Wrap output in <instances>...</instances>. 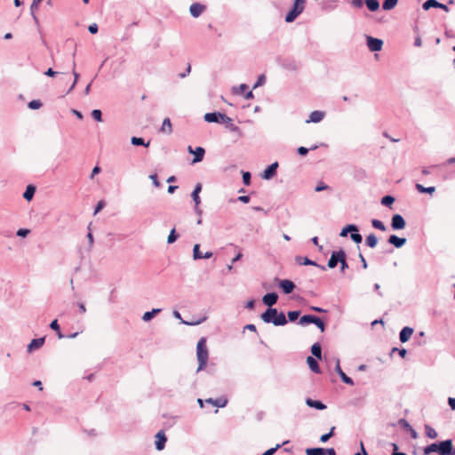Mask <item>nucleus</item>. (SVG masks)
Returning a JSON list of instances; mask_svg holds the SVG:
<instances>
[{
  "instance_id": "f257e3e1",
  "label": "nucleus",
  "mask_w": 455,
  "mask_h": 455,
  "mask_svg": "<svg viewBox=\"0 0 455 455\" xmlns=\"http://www.w3.org/2000/svg\"><path fill=\"white\" fill-rule=\"evenodd\" d=\"M424 455L437 453L438 455H455V448L451 439L433 443L423 449Z\"/></svg>"
},
{
  "instance_id": "f03ea898",
  "label": "nucleus",
  "mask_w": 455,
  "mask_h": 455,
  "mask_svg": "<svg viewBox=\"0 0 455 455\" xmlns=\"http://www.w3.org/2000/svg\"><path fill=\"white\" fill-rule=\"evenodd\" d=\"M260 319L266 323H273L275 326H283L287 323V318L283 312L276 308H267L260 315Z\"/></svg>"
},
{
  "instance_id": "7ed1b4c3",
  "label": "nucleus",
  "mask_w": 455,
  "mask_h": 455,
  "mask_svg": "<svg viewBox=\"0 0 455 455\" xmlns=\"http://www.w3.org/2000/svg\"><path fill=\"white\" fill-rule=\"evenodd\" d=\"M196 357L198 361L196 371L198 372L205 368L209 358V351L206 346V339L204 337H202L197 342Z\"/></svg>"
},
{
  "instance_id": "20e7f679",
  "label": "nucleus",
  "mask_w": 455,
  "mask_h": 455,
  "mask_svg": "<svg viewBox=\"0 0 455 455\" xmlns=\"http://www.w3.org/2000/svg\"><path fill=\"white\" fill-rule=\"evenodd\" d=\"M307 0H295L291 11L285 17V21L291 23L296 20V18L301 14L305 9V4Z\"/></svg>"
},
{
  "instance_id": "39448f33",
  "label": "nucleus",
  "mask_w": 455,
  "mask_h": 455,
  "mask_svg": "<svg viewBox=\"0 0 455 455\" xmlns=\"http://www.w3.org/2000/svg\"><path fill=\"white\" fill-rule=\"evenodd\" d=\"M204 120L208 123L228 124L231 123V118L225 114L219 112L206 113Z\"/></svg>"
},
{
  "instance_id": "423d86ee",
  "label": "nucleus",
  "mask_w": 455,
  "mask_h": 455,
  "mask_svg": "<svg viewBox=\"0 0 455 455\" xmlns=\"http://www.w3.org/2000/svg\"><path fill=\"white\" fill-rule=\"evenodd\" d=\"M367 46L371 52H379L382 49L383 41L372 36H367Z\"/></svg>"
},
{
  "instance_id": "0eeeda50",
  "label": "nucleus",
  "mask_w": 455,
  "mask_h": 455,
  "mask_svg": "<svg viewBox=\"0 0 455 455\" xmlns=\"http://www.w3.org/2000/svg\"><path fill=\"white\" fill-rule=\"evenodd\" d=\"M188 151L190 154H193L195 156V157H194V159L192 161L193 164L201 162L203 160V158H204V154H205V150L202 147H197V148H196L194 149L191 146H188Z\"/></svg>"
},
{
  "instance_id": "6e6552de",
  "label": "nucleus",
  "mask_w": 455,
  "mask_h": 455,
  "mask_svg": "<svg viewBox=\"0 0 455 455\" xmlns=\"http://www.w3.org/2000/svg\"><path fill=\"white\" fill-rule=\"evenodd\" d=\"M405 220L400 214H395L391 220V227L394 230H400L405 228Z\"/></svg>"
},
{
  "instance_id": "1a4fd4ad",
  "label": "nucleus",
  "mask_w": 455,
  "mask_h": 455,
  "mask_svg": "<svg viewBox=\"0 0 455 455\" xmlns=\"http://www.w3.org/2000/svg\"><path fill=\"white\" fill-rule=\"evenodd\" d=\"M335 361H336L335 371L339 375V377L341 378V379L344 383L353 386L354 381L350 377L346 375V373L342 371L340 364H339V359L336 358Z\"/></svg>"
},
{
  "instance_id": "9d476101",
  "label": "nucleus",
  "mask_w": 455,
  "mask_h": 455,
  "mask_svg": "<svg viewBox=\"0 0 455 455\" xmlns=\"http://www.w3.org/2000/svg\"><path fill=\"white\" fill-rule=\"evenodd\" d=\"M201 190H202V185L200 183H198V184H196V186L195 187V188L191 194V197L195 203L196 211L198 214L201 213V210L198 209V206L201 204V199L199 196V193L201 192Z\"/></svg>"
},
{
  "instance_id": "9b49d317",
  "label": "nucleus",
  "mask_w": 455,
  "mask_h": 455,
  "mask_svg": "<svg viewBox=\"0 0 455 455\" xmlns=\"http://www.w3.org/2000/svg\"><path fill=\"white\" fill-rule=\"evenodd\" d=\"M205 10L206 6L200 3H194L189 7V12L194 18H198Z\"/></svg>"
},
{
  "instance_id": "f8f14e48",
  "label": "nucleus",
  "mask_w": 455,
  "mask_h": 455,
  "mask_svg": "<svg viewBox=\"0 0 455 455\" xmlns=\"http://www.w3.org/2000/svg\"><path fill=\"white\" fill-rule=\"evenodd\" d=\"M278 299V295L275 292H269L263 296L262 302L268 307V308H273L274 306Z\"/></svg>"
},
{
  "instance_id": "ddd939ff",
  "label": "nucleus",
  "mask_w": 455,
  "mask_h": 455,
  "mask_svg": "<svg viewBox=\"0 0 455 455\" xmlns=\"http://www.w3.org/2000/svg\"><path fill=\"white\" fill-rule=\"evenodd\" d=\"M324 116H325V113L323 111L315 110L310 113L308 119L306 120V123L307 124H309V123L317 124V123H320L324 118Z\"/></svg>"
},
{
  "instance_id": "4468645a",
  "label": "nucleus",
  "mask_w": 455,
  "mask_h": 455,
  "mask_svg": "<svg viewBox=\"0 0 455 455\" xmlns=\"http://www.w3.org/2000/svg\"><path fill=\"white\" fill-rule=\"evenodd\" d=\"M344 251L343 250H339L338 251H333L331 255V258L329 259L328 260V267L330 268H334L337 264L339 262V260L341 259V254L344 255Z\"/></svg>"
},
{
  "instance_id": "2eb2a0df",
  "label": "nucleus",
  "mask_w": 455,
  "mask_h": 455,
  "mask_svg": "<svg viewBox=\"0 0 455 455\" xmlns=\"http://www.w3.org/2000/svg\"><path fill=\"white\" fill-rule=\"evenodd\" d=\"M278 168V163L275 162L271 164L264 172L262 174V178L264 180H270L276 174V170Z\"/></svg>"
},
{
  "instance_id": "dca6fc26",
  "label": "nucleus",
  "mask_w": 455,
  "mask_h": 455,
  "mask_svg": "<svg viewBox=\"0 0 455 455\" xmlns=\"http://www.w3.org/2000/svg\"><path fill=\"white\" fill-rule=\"evenodd\" d=\"M279 286L285 294L291 293L295 288L294 283L288 279L280 280Z\"/></svg>"
},
{
  "instance_id": "f3484780",
  "label": "nucleus",
  "mask_w": 455,
  "mask_h": 455,
  "mask_svg": "<svg viewBox=\"0 0 455 455\" xmlns=\"http://www.w3.org/2000/svg\"><path fill=\"white\" fill-rule=\"evenodd\" d=\"M166 441H167V438H166L164 433L163 431H159L156 435V442H155L156 449L157 451H162L165 446Z\"/></svg>"
},
{
  "instance_id": "a211bd4d",
  "label": "nucleus",
  "mask_w": 455,
  "mask_h": 455,
  "mask_svg": "<svg viewBox=\"0 0 455 455\" xmlns=\"http://www.w3.org/2000/svg\"><path fill=\"white\" fill-rule=\"evenodd\" d=\"M413 331H413V329L411 327L406 326V327L403 328L402 331L399 333V339H400V341L402 343L407 342L411 339Z\"/></svg>"
},
{
  "instance_id": "6ab92c4d",
  "label": "nucleus",
  "mask_w": 455,
  "mask_h": 455,
  "mask_svg": "<svg viewBox=\"0 0 455 455\" xmlns=\"http://www.w3.org/2000/svg\"><path fill=\"white\" fill-rule=\"evenodd\" d=\"M44 338L34 339L28 345L27 350L28 353H31L34 350L40 348L44 345Z\"/></svg>"
},
{
  "instance_id": "aec40b11",
  "label": "nucleus",
  "mask_w": 455,
  "mask_h": 455,
  "mask_svg": "<svg viewBox=\"0 0 455 455\" xmlns=\"http://www.w3.org/2000/svg\"><path fill=\"white\" fill-rule=\"evenodd\" d=\"M388 243L394 245L395 248H401L406 243V239L398 237L395 235H391L388 238Z\"/></svg>"
},
{
  "instance_id": "412c9836",
  "label": "nucleus",
  "mask_w": 455,
  "mask_h": 455,
  "mask_svg": "<svg viewBox=\"0 0 455 455\" xmlns=\"http://www.w3.org/2000/svg\"><path fill=\"white\" fill-rule=\"evenodd\" d=\"M205 403L212 404L216 407L223 408L228 403V399L226 397H219L217 399L208 398L205 400Z\"/></svg>"
},
{
  "instance_id": "4be33fe9",
  "label": "nucleus",
  "mask_w": 455,
  "mask_h": 455,
  "mask_svg": "<svg viewBox=\"0 0 455 455\" xmlns=\"http://www.w3.org/2000/svg\"><path fill=\"white\" fill-rule=\"evenodd\" d=\"M306 403L307 406L311 408H315L316 410H324L326 409V405L323 404L321 401L313 400L311 398L306 399Z\"/></svg>"
},
{
  "instance_id": "5701e85b",
  "label": "nucleus",
  "mask_w": 455,
  "mask_h": 455,
  "mask_svg": "<svg viewBox=\"0 0 455 455\" xmlns=\"http://www.w3.org/2000/svg\"><path fill=\"white\" fill-rule=\"evenodd\" d=\"M160 131L166 134H171L172 132V125L170 118L166 117L164 119Z\"/></svg>"
},
{
  "instance_id": "b1692460",
  "label": "nucleus",
  "mask_w": 455,
  "mask_h": 455,
  "mask_svg": "<svg viewBox=\"0 0 455 455\" xmlns=\"http://www.w3.org/2000/svg\"><path fill=\"white\" fill-rule=\"evenodd\" d=\"M355 231H359L358 227L355 224H349L342 228L341 232L339 233V235L341 237H346L348 233L355 232Z\"/></svg>"
},
{
  "instance_id": "393cba45",
  "label": "nucleus",
  "mask_w": 455,
  "mask_h": 455,
  "mask_svg": "<svg viewBox=\"0 0 455 455\" xmlns=\"http://www.w3.org/2000/svg\"><path fill=\"white\" fill-rule=\"evenodd\" d=\"M307 363L312 371H314L315 373H320V368H319L318 363L314 357L308 356L307 358Z\"/></svg>"
},
{
  "instance_id": "a878e982",
  "label": "nucleus",
  "mask_w": 455,
  "mask_h": 455,
  "mask_svg": "<svg viewBox=\"0 0 455 455\" xmlns=\"http://www.w3.org/2000/svg\"><path fill=\"white\" fill-rule=\"evenodd\" d=\"M35 192H36V187L33 186V185H28L23 194V197L27 200V201H30L32 200V198L34 197V195H35Z\"/></svg>"
},
{
  "instance_id": "bb28decb",
  "label": "nucleus",
  "mask_w": 455,
  "mask_h": 455,
  "mask_svg": "<svg viewBox=\"0 0 455 455\" xmlns=\"http://www.w3.org/2000/svg\"><path fill=\"white\" fill-rule=\"evenodd\" d=\"M42 0H33L31 6H30V12L31 16L35 21L36 24H38L39 20L36 15L35 14L36 10L38 8V4Z\"/></svg>"
},
{
  "instance_id": "cd10ccee",
  "label": "nucleus",
  "mask_w": 455,
  "mask_h": 455,
  "mask_svg": "<svg viewBox=\"0 0 455 455\" xmlns=\"http://www.w3.org/2000/svg\"><path fill=\"white\" fill-rule=\"evenodd\" d=\"M424 428H425L426 435L428 438L435 439L438 436L436 430L434 427H432L431 426L427 424V425H425Z\"/></svg>"
},
{
  "instance_id": "c85d7f7f",
  "label": "nucleus",
  "mask_w": 455,
  "mask_h": 455,
  "mask_svg": "<svg viewBox=\"0 0 455 455\" xmlns=\"http://www.w3.org/2000/svg\"><path fill=\"white\" fill-rule=\"evenodd\" d=\"M307 455H326V451L323 448H307L306 450Z\"/></svg>"
},
{
  "instance_id": "c756f323",
  "label": "nucleus",
  "mask_w": 455,
  "mask_h": 455,
  "mask_svg": "<svg viewBox=\"0 0 455 455\" xmlns=\"http://www.w3.org/2000/svg\"><path fill=\"white\" fill-rule=\"evenodd\" d=\"M364 3L371 12H376L379 8V3L378 0H364Z\"/></svg>"
},
{
  "instance_id": "7c9ffc66",
  "label": "nucleus",
  "mask_w": 455,
  "mask_h": 455,
  "mask_svg": "<svg viewBox=\"0 0 455 455\" xmlns=\"http://www.w3.org/2000/svg\"><path fill=\"white\" fill-rule=\"evenodd\" d=\"M159 312H161L160 308H154L151 311H148L142 315V320L144 322H148Z\"/></svg>"
},
{
  "instance_id": "2f4dec72",
  "label": "nucleus",
  "mask_w": 455,
  "mask_h": 455,
  "mask_svg": "<svg viewBox=\"0 0 455 455\" xmlns=\"http://www.w3.org/2000/svg\"><path fill=\"white\" fill-rule=\"evenodd\" d=\"M398 3V0H385L382 4V9L385 11H390L394 9Z\"/></svg>"
},
{
  "instance_id": "473e14b6",
  "label": "nucleus",
  "mask_w": 455,
  "mask_h": 455,
  "mask_svg": "<svg viewBox=\"0 0 455 455\" xmlns=\"http://www.w3.org/2000/svg\"><path fill=\"white\" fill-rule=\"evenodd\" d=\"M315 315H305L301 316L299 320V324L301 326H305L308 323H312L314 321Z\"/></svg>"
},
{
  "instance_id": "72a5a7b5",
  "label": "nucleus",
  "mask_w": 455,
  "mask_h": 455,
  "mask_svg": "<svg viewBox=\"0 0 455 455\" xmlns=\"http://www.w3.org/2000/svg\"><path fill=\"white\" fill-rule=\"evenodd\" d=\"M365 243H366L367 246H369L370 248L376 247V245L378 243L377 236L374 234H370L366 237Z\"/></svg>"
},
{
  "instance_id": "f704fd0d",
  "label": "nucleus",
  "mask_w": 455,
  "mask_h": 455,
  "mask_svg": "<svg viewBox=\"0 0 455 455\" xmlns=\"http://www.w3.org/2000/svg\"><path fill=\"white\" fill-rule=\"evenodd\" d=\"M311 353L313 355H315L316 358L321 359L322 358V348L319 343H315L311 347Z\"/></svg>"
},
{
  "instance_id": "c9c22d12",
  "label": "nucleus",
  "mask_w": 455,
  "mask_h": 455,
  "mask_svg": "<svg viewBox=\"0 0 455 455\" xmlns=\"http://www.w3.org/2000/svg\"><path fill=\"white\" fill-rule=\"evenodd\" d=\"M296 261L299 263V264H302V265H311V266H316V267H319L315 261L309 259L308 258L305 257V258H302L300 256H297L295 258Z\"/></svg>"
},
{
  "instance_id": "e433bc0d",
  "label": "nucleus",
  "mask_w": 455,
  "mask_h": 455,
  "mask_svg": "<svg viewBox=\"0 0 455 455\" xmlns=\"http://www.w3.org/2000/svg\"><path fill=\"white\" fill-rule=\"evenodd\" d=\"M437 6H439V2L436 0H427L422 5L425 11H427L430 8H437Z\"/></svg>"
},
{
  "instance_id": "4c0bfd02",
  "label": "nucleus",
  "mask_w": 455,
  "mask_h": 455,
  "mask_svg": "<svg viewBox=\"0 0 455 455\" xmlns=\"http://www.w3.org/2000/svg\"><path fill=\"white\" fill-rule=\"evenodd\" d=\"M416 189L420 193H427V194H432L435 192V187H428L425 188L421 184H416Z\"/></svg>"
},
{
  "instance_id": "58836bf2",
  "label": "nucleus",
  "mask_w": 455,
  "mask_h": 455,
  "mask_svg": "<svg viewBox=\"0 0 455 455\" xmlns=\"http://www.w3.org/2000/svg\"><path fill=\"white\" fill-rule=\"evenodd\" d=\"M131 143L134 146H144V147L149 146V141L146 143L142 138H139V137H132L131 139Z\"/></svg>"
},
{
  "instance_id": "ea45409f",
  "label": "nucleus",
  "mask_w": 455,
  "mask_h": 455,
  "mask_svg": "<svg viewBox=\"0 0 455 455\" xmlns=\"http://www.w3.org/2000/svg\"><path fill=\"white\" fill-rule=\"evenodd\" d=\"M371 225L376 229H379V230H381V231H386L387 230L386 226L379 220H376V219L372 220H371Z\"/></svg>"
},
{
  "instance_id": "a19ab883",
  "label": "nucleus",
  "mask_w": 455,
  "mask_h": 455,
  "mask_svg": "<svg viewBox=\"0 0 455 455\" xmlns=\"http://www.w3.org/2000/svg\"><path fill=\"white\" fill-rule=\"evenodd\" d=\"M193 258H194V259H203V253L200 251V245L198 243L194 245Z\"/></svg>"
},
{
  "instance_id": "79ce46f5",
  "label": "nucleus",
  "mask_w": 455,
  "mask_h": 455,
  "mask_svg": "<svg viewBox=\"0 0 455 455\" xmlns=\"http://www.w3.org/2000/svg\"><path fill=\"white\" fill-rule=\"evenodd\" d=\"M340 256H341V259L339 260V263H340V271H341V273H344L345 270L347 268H348V265H347V260H346V259H347L346 252H344V255L341 254Z\"/></svg>"
},
{
  "instance_id": "37998d69",
  "label": "nucleus",
  "mask_w": 455,
  "mask_h": 455,
  "mask_svg": "<svg viewBox=\"0 0 455 455\" xmlns=\"http://www.w3.org/2000/svg\"><path fill=\"white\" fill-rule=\"evenodd\" d=\"M288 443H289V441H285L283 443V445H284ZM281 446H282V444H276L275 447L268 449L261 455H273Z\"/></svg>"
},
{
  "instance_id": "c03bdc74",
  "label": "nucleus",
  "mask_w": 455,
  "mask_h": 455,
  "mask_svg": "<svg viewBox=\"0 0 455 455\" xmlns=\"http://www.w3.org/2000/svg\"><path fill=\"white\" fill-rule=\"evenodd\" d=\"M395 202V198L391 196H385L381 199V204L386 206H390Z\"/></svg>"
},
{
  "instance_id": "a18cd8bd",
  "label": "nucleus",
  "mask_w": 455,
  "mask_h": 455,
  "mask_svg": "<svg viewBox=\"0 0 455 455\" xmlns=\"http://www.w3.org/2000/svg\"><path fill=\"white\" fill-rule=\"evenodd\" d=\"M312 323L315 324L321 330V331H324L325 324L319 317L315 315V318H314V321Z\"/></svg>"
},
{
  "instance_id": "49530a36",
  "label": "nucleus",
  "mask_w": 455,
  "mask_h": 455,
  "mask_svg": "<svg viewBox=\"0 0 455 455\" xmlns=\"http://www.w3.org/2000/svg\"><path fill=\"white\" fill-rule=\"evenodd\" d=\"M42 102L39 100H33L28 103V108L31 109H39L42 107Z\"/></svg>"
},
{
  "instance_id": "de8ad7c7",
  "label": "nucleus",
  "mask_w": 455,
  "mask_h": 455,
  "mask_svg": "<svg viewBox=\"0 0 455 455\" xmlns=\"http://www.w3.org/2000/svg\"><path fill=\"white\" fill-rule=\"evenodd\" d=\"M359 231H355V232H351L350 234V237L351 239L355 243H362V240H363V237L362 235L358 233Z\"/></svg>"
},
{
  "instance_id": "09e8293b",
  "label": "nucleus",
  "mask_w": 455,
  "mask_h": 455,
  "mask_svg": "<svg viewBox=\"0 0 455 455\" xmlns=\"http://www.w3.org/2000/svg\"><path fill=\"white\" fill-rule=\"evenodd\" d=\"M299 315H300V311L295 310V311H289L287 314V316L291 322H293L298 319Z\"/></svg>"
},
{
  "instance_id": "8fccbe9b",
  "label": "nucleus",
  "mask_w": 455,
  "mask_h": 455,
  "mask_svg": "<svg viewBox=\"0 0 455 455\" xmlns=\"http://www.w3.org/2000/svg\"><path fill=\"white\" fill-rule=\"evenodd\" d=\"M92 116L98 122H102V113L100 109H94L92 111Z\"/></svg>"
},
{
  "instance_id": "3c124183",
  "label": "nucleus",
  "mask_w": 455,
  "mask_h": 455,
  "mask_svg": "<svg viewBox=\"0 0 455 455\" xmlns=\"http://www.w3.org/2000/svg\"><path fill=\"white\" fill-rule=\"evenodd\" d=\"M178 238V235H176L175 228H172L168 235L167 243H173Z\"/></svg>"
},
{
  "instance_id": "603ef678",
  "label": "nucleus",
  "mask_w": 455,
  "mask_h": 455,
  "mask_svg": "<svg viewBox=\"0 0 455 455\" xmlns=\"http://www.w3.org/2000/svg\"><path fill=\"white\" fill-rule=\"evenodd\" d=\"M334 429H335V427H332L330 430L329 433L327 434H324L321 437H320V441L322 443H325L327 442L332 435H333V432H334Z\"/></svg>"
},
{
  "instance_id": "864d4df0",
  "label": "nucleus",
  "mask_w": 455,
  "mask_h": 455,
  "mask_svg": "<svg viewBox=\"0 0 455 455\" xmlns=\"http://www.w3.org/2000/svg\"><path fill=\"white\" fill-rule=\"evenodd\" d=\"M246 89H247V85L245 84H242L238 87H234L233 92L235 94H241V93H243Z\"/></svg>"
},
{
  "instance_id": "5fc2aeb1",
  "label": "nucleus",
  "mask_w": 455,
  "mask_h": 455,
  "mask_svg": "<svg viewBox=\"0 0 455 455\" xmlns=\"http://www.w3.org/2000/svg\"><path fill=\"white\" fill-rule=\"evenodd\" d=\"M243 181L244 185L248 186L251 183V173L249 172H243Z\"/></svg>"
},
{
  "instance_id": "6e6d98bb",
  "label": "nucleus",
  "mask_w": 455,
  "mask_h": 455,
  "mask_svg": "<svg viewBox=\"0 0 455 455\" xmlns=\"http://www.w3.org/2000/svg\"><path fill=\"white\" fill-rule=\"evenodd\" d=\"M149 179L152 180L153 185H154L156 188H159V187H160V183H159V181H158V177H157V174H156V173L150 174V175H149Z\"/></svg>"
},
{
  "instance_id": "4d7b16f0",
  "label": "nucleus",
  "mask_w": 455,
  "mask_h": 455,
  "mask_svg": "<svg viewBox=\"0 0 455 455\" xmlns=\"http://www.w3.org/2000/svg\"><path fill=\"white\" fill-rule=\"evenodd\" d=\"M327 189H329V187L325 185L323 182H319L315 188L316 192H321Z\"/></svg>"
},
{
  "instance_id": "13d9d810",
  "label": "nucleus",
  "mask_w": 455,
  "mask_h": 455,
  "mask_svg": "<svg viewBox=\"0 0 455 455\" xmlns=\"http://www.w3.org/2000/svg\"><path fill=\"white\" fill-rule=\"evenodd\" d=\"M30 233L29 229L20 228L17 231V235L20 237H26Z\"/></svg>"
},
{
  "instance_id": "bf43d9fd",
  "label": "nucleus",
  "mask_w": 455,
  "mask_h": 455,
  "mask_svg": "<svg viewBox=\"0 0 455 455\" xmlns=\"http://www.w3.org/2000/svg\"><path fill=\"white\" fill-rule=\"evenodd\" d=\"M104 206H105V202L100 201L95 207L94 215H96L100 211H101L104 208Z\"/></svg>"
},
{
  "instance_id": "052dcab7",
  "label": "nucleus",
  "mask_w": 455,
  "mask_h": 455,
  "mask_svg": "<svg viewBox=\"0 0 455 455\" xmlns=\"http://www.w3.org/2000/svg\"><path fill=\"white\" fill-rule=\"evenodd\" d=\"M351 4L355 8H362L363 5V0H352Z\"/></svg>"
},
{
  "instance_id": "680f3d73",
  "label": "nucleus",
  "mask_w": 455,
  "mask_h": 455,
  "mask_svg": "<svg viewBox=\"0 0 455 455\" xmlns=\"http://www.w3.org/2000/svg\"><path fill=\"white\" fill-rule=\"evenodd\" d=\"M50 328L53 331H60V325L58 323V321L57 320H53L51 323H50Z\"/></svg>"
},
{
  "instance_id": "e2e57ef3",
  "label": "nucleus",
  "mask_w": 455,
  "mask_h": 455,
  "mask_svg": "<svg viewBox=\"0 0 455 455\" xmlns=\"http://www.w3.org/2000/svg\"><path fill=\"white\" fill-rule=\"evenodd\" d=\"M227 126L230 129L231 132H238L240 129L238 126L235 125L232 122L226 124Z\"/></svg>"
},
{
  "instance_id": "0e129e2a",
  "label": "nucleus",
  "mask_w": 455,
  "mask_h": 455,
  "mask_svg": "<svg viewBox=\"0 0 455 455\" xmlns=\"http://www.w3.org/2000/svg\"><path fill=\"white\" fill-rule=\"evenodd\" d=\"M88 30L92 34H96L98 32V25L96 23H92L89 26Z\"/></svg>"
},
{
  "instance_id": "69168bd1",
  "label": "nucleus",
  "mask_w": 455,
  "mask_h": 455,
  "mask_svg": "<svg viewBox=\"0 0 455 455\" xmlns=\"http://www.w3.org/2000/svg\"><path fill=\"white\" fill-rule=\"evenodd\" d=\"M101 169L99 166H95L91 173L90 178L93 179L95 175L99 174L100 172Z\"/></svg>"
},
{
  "instance_id": "338daca9",
  "label": "nucleus",
  "mask_w": 455,
  "mask_h": 455,
  "mask_svg": "<svg viewBox=\"0 0 455 455\" xmlns=\"http://www.w3.org/2000/svg\"><path fill=\"white\" fill-rule=\"evenodd\" d=\"M392 445H393V448H394V452L392 453V455H407V454H406V453H404V452H399V451H397V450H398V446H397V444L393 443Z\"/></svg>"
},
{
  "instance_id": "774afa93",
  "label": "nucleus",
  "mask_w": 455,
  "mask_h": 455,
  "mask_svg": "<svg viewBox=\"0 0 455 455\" xmlns=\"http://www.w3.org/2000/svg\"><path fill=\"white\" fill-rule=\"evenodd\" d=\"M448 403H449V405H450L451 409L452 411H454V410H455V398H453V397H450V398L448 399Z\"/></svg>"
}]
</instances>
